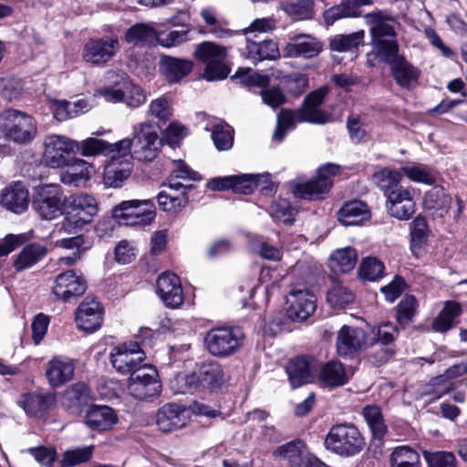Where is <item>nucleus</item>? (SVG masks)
I'll list each match as a JSON object with an SVG mask.
<instances>
[{
    "label": "nucleus",
    "instance_id": "18",
    "mask_svg": "<svg viewBox=\"0 0 467 467\" xmlns=\"http://www.w3.org/2000/svg\"><path fill=\"white\" fill-rule=\"evenodd\" d=\"M328 90L327 86H322L305 98L302 106L299 108V113L303 119H306L313 124H325L331 120L332 115L319 108Z\"/></svg>",
    "mask_w": 467,
    "mask_h": 467
},
{
    "label": "nucleus",
    "instance_id": "52",
    "mask_svg": "<svg viewBox=\"0 0 467 467\" xmlns=\"http://www.w3.org/2000/svg\"><path fill=\"white\" fill-rule=\"evenodd\" d=\"M467 373V360L462 361L450 367L443 375H440L432 379L433 386L444 384L442 390L439 391L440 395L449 393L452 389V383L448 382V379L456 378Z\"/></svg>",
    "mask_w": 467,
    "mask_h": 467
},
{
    "label": "nucleus",
    "instance_id": "19",
    "mask_svg": "<svg viewBox=\"0 0 467 467\" xmlns=\"http://www.w3.org/2000/svg\"><path fill=\"white\" fill-rule=\"evenodd\" d=\"M157 294L167 307L177 308L183 303L180 278L173 273L164 272L157 279Z\"/></svg>",
    "mask_w": 467,
    "mask_h": 467
},
{
    "label": "nucleus",
    "instance_id": "8",
    "mask_svg": "<svg viewBox=\"0 0 467 467\" xmlns=\"http://www.w3.org/2000/svg\"><path fill=\"white\" fill-rule=\"evenodd\" d=\"M113 216L125 225H149L155 218L154 204L150 200L123 201L113 209Z\"/></svg>",
    "mask_w": 467,
    "mask_h": 467
},
{
    "label": "nucleus",
    "instance_id": "26",
    "mask_svg": "<svg viewBox=\"0 0 467 467\" xmlns=\"http://www.w3.org/2000/svg\"><path fill=\"white\" fill-rule=\"evenodd\" d=\"M184 408L174 403L163 405L156 415V424L162 432L181 429L186 424Z\"/></svg>",
    "mask_w": 467,
    "mask_h": 467
},
{
    "label": "nucleus",
    "instance_id": "46",
    "mask_svg": "<svg viewBox=\"0 0 467 467\" xmlns=\"http://www.w3.org/2000/svg\"><path fill=\"white\" fill-rule=\"evenodd\" d=\"M402 179V174L396 170L383 168L375 172L372 176L373 182L384 192L385 196L390 192L399 189V183Z\"/></svg>",
    "mask_w": 467,
    "mask_h": 467
},
{
    "label": "nucleus",
    "instance_id": "23",
    "mask_svg": "<svg viewBox=\"0 0 467 467\" xmlns=\"http://www.w3.org/2000/svg\"><path fill=\"white\" fill-rule=\"evenodd\" d=\"M127 155L112 154L110 161L106 165L103 174V182L106 187L119 188L130 176L131 163Z\"/></svg>",
    "mask_w": 467,
    "mask_h": 467
},
{
    "label": "nucleus",
    "instance_id": "16",
    "mask_svg": "<svg viewBox=\"0 0 467 467\" xmlns=\"http://www.w3.org/2000/svg\"><path fill=\"white\" fill-rule=\"evenodd\" d=\"M287 316L293 321H303L316 309V297L304 287L292 286L287 298Z\"/></svg>",
    "mask_w": 467,
    "mask_h": 467
},
{
    "label": "nucleus",
    "instance_id": "37",
    "mask_svg": "<svg viewBox=\"0 0 467 467\" xmlns=\"http://www.w3.org/2000/svg\"><path fill=\"white\" fill-rule=\"evenodd\" d=\"M368 205L358 200L347 202L338 211V221L344 225H358L368 220Z\"/></svg>",
    "mask_w": 467,
    "mask_h": 467
},
{
    "label": "nucleus",
    "instance_id": "29",
    "mask_svg": "<svg viewBox=\"0 0 467 467\" xmlns=\"http://www.w3.org/2000/svg\"><path fill=\"white\" fill-rule=\"evenodd\" d=\"M174 168L172 169L171 175L169 176L167 182L163 183L164 187H168L171 191L178 192L182 191L188 192L193 186L192 183H183L180 180L183 181H200L202 177L200 174L192 171L183 161L176 160L173 161Z\"/></svg>",
    "mask_w": 467,
    "mask_h": 467
},
{
    "label": "nucleus",
    "instance_id": "2",
    "mask_svg": "<svg viewBox=\"0 0 467 467\" xmlns=\"http://www.w3.org/2000/svg\"><path fill=\"white\" fill-rule=\"evenodd\" d=\"M161 140L158 128L150 122H142L133 127L132 139H123L116 143H109L103 140L88 138L79 143V150L86 157L112 154L127 155L133 149V155L140 161H150L157 155Z\"/></svg>",
    "mask_w": 467,
    "mask_h": 467
},
{
    "label": "nucleus",
    "instance_id": "48",
    "mask_svg": "<svg viewBox=\"0 0 467 467\" xmlns=\"http://www.w3.org/2000/svg\"><path fill=\"white\" fill-rule=\"evenodd\" d=\"M179 192H180L176 194L177 192L172 193L161 191L157 196L160 207L165 212L171 213H176L183 209L187 205L189 199L187 192L182 191Z\"/></svg>",
    "mask_w": 467,
    "mask_h": 467
},
{
    "label": "nucleus",
    "instance_id": "62",
    "mask_svg": "<svg viewBox=\"0 0 467 467\" xmlns=\"http://www.w3.org/2000/svg\"><path fill=\"white\" fill-rule=\"evenodd\" d=\"M148 113L150 117L166 121L171 117L172 109L169 100L164 97H161L150 102Z\"/></svg>",
    "mask_w": 467,
    "mask_h": 467
},
{
    "label": "nucleus",
    "instance_id": "43",
    "mask_svg": "<svg viewBox=\"0 0 467 467\" xmlns=\"http://www.w3.org/2000/svg\"><path fill=\"white\" fill-rule=\"evenodd\" d=\"M157 38L156 30L147 24H136L130 27L125 34V40L133 46L143 47L152 43Z\"/></svg>",
    "mask_w": 467,
    "mask_h": 467
},
{
    "label": "nucleus",
    "instance_id": "55",
    "mask_svg": "<svg viewBox=\"0 0 467 467\" xmlns=\"http://www.w3.org/2000/svg\"><path fill=\"white\" fill-rule=\"evenodd\" d=\"M401 171L410 181L425 184H434L436 182V176L427 167L422 164H415L412 166H404Z\"/></svg>",
    "mask_w": 467,
    "mask_h": 467
},
{
    "label": "nucleus",
    "instance_id": "32",
    "mask_svg": "<svg viewBox=\"0 0 467 467\" xmlns=\"http://www.w3.org/2000/svg\"><path fill=\"white\" fill-rule=\"evenodd\" d=\"M90 400V389L88 385L77 382L65 390L62 405L70 413L78 414L84 406L88 404Z\"/></svg>",
    "mask_w": 467,
    "mask_h": 467
},
{
    "label": "nucleus",
    "instance_id": "40",
    "mask_svg": "<svg viewBox=\"0 0 467 467\" xmlns=\"http://www.w3.org/2000/svg\"><path fill=\"white\" fill-rule=\"evenodd\" d=\"M428 234L426 219L420 215L417 216L410 225V250L417 258L423 254V244L427 241Z\"/></svg>",
    "mask_w": 467,
    "mask_h": 467
},
{
    "label": "nucleus",
    "instance_id": "21",
    "mask_svg": "<svg viewBox=\"0 0 467 467\" xmlns=\"http://www.w3.org/2000/svg\"><path fill=\"white\" fill-rule=\"evenodd\" d=\"M386 208L390 216L399 220H408L415 213V202L412 192L408 188L400 187L388 193Z\"/></svg>",
    "mask_w": 467,
    "mask_h": 467
},
{
    "label": "nucleus",
    "instance_id": "17",
    "mask_svg": "<svg viewBox=\"0 0 467 467\" xmlns=\"http://www.w3.org/2000/svg\"><path fill=\"white\" fill-rule=\"evenodd\" d=\"M97 212V202L93 196L88 194L76 195L68 206L66 221L75 227H82L91 222Z\"/></svg>",
    "mask_w": 467,
    "mask_h": 467
},
{
    "label": "nucleus",
    "instance_id": "57",
    "mask_svg": "<svg viewBox=\"0 0 467 467\" xmlns=\"http://www.w3.org/2000/svg\"><path fill=\"white\" fill-rule=\"evenodd\" d=\"M275 453L283 456L290 467H296L306 452L303 451V443L300 441H294L278 447Z\"/></svg>",
    "mask_w": 467,
    "mask_h": 467
},
{
    "label": "nucleus",
    "instance_id": "35",
    "mask_svg": "<svg viewBox=\"0 0 467 467\" xmlns=\"http://www.w3.org/2000/svg\"><path fill=\"white\" fill-rule=\"evenodd\" d=\"M86 424L93 430L105 431L109 429L117 420L114 410L109 406L95 405L86 413Z\"/></svg>",
    "mask_w": 467,
    "mask_h": 467
},
{
    "label": "nucleus",
    "instance_id": "51",
    "mask_svg": "<svg viewBox=\"0 0 467 467\" xmlns=\"http://www.w3.org/2000/svg\"><path fill=\"white\" fill-rule=\"evenodd\" d=\"M360 11L352 6L349 2H342L326 10L323 14L324 20L327 26L333 25L336 21L345 17H358Z\"/></svg>",
    "mask_w": 467,
    "mask_h": 467
},
{
    "label": "nucleus",
    "instance_id": "63",
    "mask_svg": "<svg viewBox=\"0 0 467 467\" xmlns=\"http://www.w3.org/2000/svg\"><path fill=\"white\" fill-rule=\"evenodd\" d=\"M252 249L261 257L277 261L281 258V252L276 247L268 244L262 237H255L251 241Z\"/></svg>",
    "mask_w": 467,
    "mask_h": 467
},
{
    "label": "nucleus",
    "instance_id": "33",
    "mask_svg": "<svg viewBox=\"0 0 467 467\" xmlns=\"http://www.w3.org/2000/svg\"><path fill=\"white\" fill-rule=\"evenodd\" d=\"M1 204L14 213H24L29 204L27 190L21 182L5 188L1 195Z\"/></svg>",
    "mask_w": 467,
    "mask_h": 467
},
{
    "label": "nucleus",
    "instance_id": "31",
    "mask_svg": "<svg viewBox=\"0 0 467 467\" xmlns=\"http://www.w3.org/2000/svg\"><path fill=\"white\" fill-rule=\"evenodd\" d=\"M66 169L60 172V180L64 184L79 187L89 180L93 167L81 159L71 160Z\"/></svg>",
    "mask_w": 467,
    "mask_h": 467
},
{
    "label": "nucleus",
    "instance_id": "47",
    "mask_svg": "<svg viewBox=\"0 0 467 467\" xmlns=\"http://www.w3.org/2000/svg\"><path fill=\"white\" fill-rule=\"evenodd\" d=\"M462 312L459 303L447 301L433 322V329L437 332H446L452 327V322Z\"/></svg>",
    "mask_w": 467,
    "mask_h": 467
},
{
    "label": "nucleus",
    "instance_id": "54",
    "mask_svg": "<svg viewBox=\"0 0 467 467\" xmlns=\"http://www.w3.org/2000/svg\"><path fill=\"white\" fill-rule=\"evenodd\" d=\"M234 131L227 124H216L213 128L212 139L217 150H227L234 143Z\"/></svg>",
    "mask_w": 467,
    "mask_h": 467
},
{
    "label": "nucleus",
    "instance_id": "28",
    "mask_svg": "<svg viewBox=\"0 0 467 467\" xmlns=\"http://www.w3.org/2000/svg\"><path fill=\"white\" fill-rule=\"evenodd\" d=\"M160 71L169 83H178L192 70L193 64L189 59L161 56Z\"/></svg>",
    "mask_w": 467,
    "mask_h": 467
},
{
    "label": "nucleus",
    "instance_id": "59",
    "mask_svg": "<svg viewBox=\"0 0 467 467\" xmlns=\"http://www.w3.org/2000/svg\"><path fill=\"white\" fill-rule=\"evenodd\" d=\"M270 213L275 220L281 221L284 223H292L296 209L291 206L287 200L279 199L271 204Z\"/></svg>",
    "mask_w": 467,
    "mask_h": 467
},
{
    "label": "nucleus",
    "instance_id": "24",
    "mask_svg": "<svg viewBox=\"0 0 467 467\" xmlns=\"http://www.w3.org/2000/svg\"><path fill=\"white\" fill-rule=\"evenodd\" d=\"M78 327L88 333L99 329L102 323V308L94 298L86 297L76 310Z\"/></svg>",
    "mask_w": 467,
    "mask_h": 467
},
{
    "label": "nucleus",
    "instance_id": "36",
    "mask_svg": "<svg viewBox=\"0 0 467 467\" xmlns=\"http://www.w3.org/2000/svg\"><path fill=\"white\" fill-rule=\"evenodd\" d=\"M318 379L327 387L337 388L348 382V376L339 361H328L321 367Z\"/></svg>",
    "mask_w": 467,
    "mask_h": 467
},
{
    "label": "nucleus",
    "instance_id": "58",
    "mask_svg": "<svg viewBox=\"0 0 467 467\" xmlns=\"http://www.w3.org/2000/svg\"><path fill=\"white\" fill-rule=\"evenodd\" d=\"M92 446L67 450L63 454L61 466L73 467L78 464L84 463L89 461V459L92 457Z\"/></svg>",
    "mask_w": 467,
    "mask_h": 467
},
{
    "label": "nucleus",
    "instance_id": "12",
    "mask_svg": "<svg viewBox=\"0 0 467 467\" xmlns=\"http://www.w3.org/2000/svg\"><path fill=\"white\" fill-rule=\"evenodd\" d=\"M340 167L334 163H327L317 170V177L302 183H296L293 192L301 199L314 200L327 193L331 185V177L339 172Z\"/></svg>",
    "mask_w": 467,
    "mask_h": 467
},
{
    "label": "nucleus",
    "instance_id": "50",
    "mask_svg": "<svg viewBox=\"0 0 467 467\" xmlns=\"http://www.w3.org/2000/svg\"><path fill=\"white\" fill-rule=\"evenodd\" d=\"M391 467H419L420 456L409 446L397 447L391 453Z\"/></svg>",
    "mask_w": 467,
    "mask_h": 467
},
{
    "label": "nucleus",
    "instance_id": "30",
    "mask_svg": "<svg viewBox=\"0 0 467 467\" xmlns=\"http://www.w3.org/2000/svg\"><path fill=\"white\" fill-rule=\"evenodd\" d=\"M314 359L309 357H298L286 366V373L292 388L307 384L313 379Z\"/></svg>",
    "mask_w": 467,
    "mask_h": 467
},
{
    "label": "nucleus",
    "instance_id": "11",
    "mask_svg": "<svg viewBox=\"0 0 467 467\" xmlns=\"http://www.w3.org/2000/svg\"><path fill=\"white\" fill-rule=\"evenodd\" d=\"M128 389L133 397L141 400L159 396L161 384L158 379L156 368L143 364L130 376Z\"/></svg>",
    "mask_w": 467,
    "mask_h": 467
},
{
    "label": "nucleus",
    "instance_id": "60",
    "mask_svg": "<svg viewBox=\"0 0 467 467\" xmlns=\"http://www.w3.org/2000/svg\"><path fill=\"white\" fill-rule=\"evenodd\" d=\"M234 181L232 182L231 190L234 193L248 195L257 187V176L254 174L232 175Z\"/></svg>",
    "mask_w": 467,
    "mask_h": 467
},
{
    "label": "nucleus",
    "instance_id": "53",
    "mask_svg": "<svg viewBox=\"0 0 467 467\" xmlns=\"http://www.w3.org/2000/svg\"><path fill=\"white\" fill-rule=\"evenodd\" d=\"M234 78L245 87H266L270 82L267 75H262L252 68H239Z\"/></svg>",
    "mask_w": 467,
    "mask_h": 467
},
{
    "label": "nucleus",
    "instance_id": "13",
    "mask_svg": "<svg viewBox=\"0 0 467 467\" xmlns=\"http://www.w3.org/2000/svg\"><path fill=\"white\" fill-rule=\"evenodd\" d=\"M145 358V352L138 342L119 345L112 348L109 355L113 368L123 375L134 373L142 367Z\"/></svg>",
    "mask_w": 467,
    "mask_h": 467
},
{
    "label": "nucleus",
    "instance_id": "64",
    "mask_svg": "<svg viewBox=\"0 0 467 467\" xmlns=\"http://www.w3.org/2000/svg\"><path fill=\"white\" fill-rule=\"evenodd\" d=\"M425 457L430 467H456V459L452 452L438 451L431 454L425 452Z\"/></svg>",
    "mask_w": 467,
    "mask_h": 467
},
{
    "label": "nucleus",
    "instance_id": "41",
    "mask_svg": "<svg viewBox=\"0 0 467 467\" xmlns=\"http://www.w3.org/2000/svg\"><path fill=\"white\" fill-rule=\"evenodd\" d=\"M365 36L363 30L348 35H337L329 41V47L332 52H357Z\"/></svg>",
    "mask_w": 467,
    "mask_h": 467
},
{
    "label": "nucleus",
    "instance_id": "20",
    "mask_svg": "<svg viewBox=\"0 0 467 467\" xmlns=\"http://www.w3.org/2000/svg\"><path fill=\"white\" fill-rule=\"evenodd\" d=\"M366 344V333L359 327L343 326L337 337V350L341 357H354Z\"/></svg>",
    "mask_w": 467,
    "mask_h": 467
},
{
    "label": "nucleus",
    "instance_id": "44",
    "mask_svg": "<svg viewBox=\"0 0 467 467\" xmlns=\"http://www.w3.org/2000/svg\"><path fill=\"white\" fill-rule=\"evenodd\" d=\"M357 260V251L348 246L336 250L330 255V266L334 271L348 273L355 267Z\"/></svg>",
    "mask_w": 467,
    "mask_h": 467
},
{
    "label": "nucleus",
    "instance_id": "7",
    "mask_svg": "<svg viewBox=\"0 0 467 467\" xmlns=\"http://www.w3.org/2000/svg\"><path fill=\"white\" fill-rule=\"evenodd\" d=\"M0 130L17 143L30 141L36 133L33 118L13 109H6L0 115Z\"/></svg>",
    "mask_w": 467,
    "mask_h": 467
},
{
    "label": "nucleus",
    "instance_id": "56",
    "mask_svg": "<svg viewBox=\"0 0 467 467\" xmlns=\"http://www.w3.org/2000/svg\"><path fill=\"white\" fill-rule=\"evenodd\" d=\"M384 269L383 263L378 258L367 257L360 264L359 275L365 280L376 281L382 277Z\"/></svg>",
    "mask_w": 467,
    "mask_h": 467
},
{
    "label": "nucleus",
    "instance_id": "10",
    "mask_svg": "<svg viewBox=\"0 0 467 467\" xmlns=\"http://www.w3.org/2000/svg\"><path fill=\"white\" fill-rule=\"evenodd\" d=\"M44 161L50 168H62L69 164L73 155L79 151V142L62 135L46 138Z\"/></svg>",
    "mask_w": 467,
    "mask_h": 467
},
{
    "label": "nucleus",
    "instance_id": "14",
    "mask_svg": "<svg viewBox=\"0 0 467 467\" xmlns=\"http://www.w3.org/2000/svg\"><path fill=\"white\" fill-rule=\"evenodd\" d=\"M119 49V41L116 36L90 38L84 46L82 57L86 62L94 66H104Z\"/></svg>",
    "mask_w": 467,
    "mask_h": 467
},
{
    "label": "nucleus",
    "instance_id": "22",
    "mask_svg": "<svg viewBox=\"0 0 467 467\" xmlns=\"http://www.w3.org/2000/svg\"><path fill=\"white\" fill-rule=\"evenodd\" d=\"M322 49L323 45L318 39L308 35H298L285 45L283 52L285 57L310 59Z\"/></svg>",
    "mask_w": 467,
    "mask_h": 467
},
{
    "label": "nucleus",
    "instance_id": "39",
    "mask_svg": "<svg viewBox=\"0 0 467 467\" xmlns=\"http://www.w3.org/2000/svg\"><path fill=\"white\" fill-rule=\"evenodd\" d=\"M280 8L294 20L311 19L315 15L314 0L282 1Z\"/></svg>",
    "mask_w": 467,
    "mask_h": 467
},
{
    "label": "nucleus",
    "instance_id": "1",
    "mask_svg": "<svg viewBox=\"0 0 467 467\" xmlns=\"http://www.w3.org/2000/svg\"><path fill=\"white\" fill-rule=\"evenodd\" d=\"M364 18L369 26L376 57L390 66L392 77L399 86L410 88L418 80L420 70L399 54L395 18L383 10L368 13Z\"/></svg>",
    "mask_w": 467,
    "mask_h": 467
},
{
    "label": "nucleus",
    "instance_id": "27",
    "mask_svg": "<svg viewBox=\"0 0 467 467\" xmlns=\"http://www.w3.org/2000/svg\"><path fill=\"white\" fill-rule=\"evenodd\" d=\"M47 253L48 249L45 244L40 243L27 244L14 256L13 266L16 272L33 268L46 258Z\"/></svg>",
    "mask_w": 467,
    "mask_h": 467
},
{
    "label": "nucleus",
    "instance_id": "5",
    "mask_svg": "<svg viewBox=\"0 0 467 467\" xmlns=\"http://www.w3.org/2000/svg\"><path fill=\"white\" fill-rule=\"evenodd\" d=\"M195 57L205 65L203 78L208 81L227 78L230 68L225 64L226 49L213 42L204 41L197 45Z\"/></svg>",
    "mask_w": 467,
    "mask_h": 467
},
{
    "label": "nucleus",
    "instance_id": "3",
    "mask_svg": "<svg viewBox=\"0 0 467 467\" xmlns=\"http://www.w3.org/2000/svg\"><path fill=\"white\" fill-rule=\"evenodd\" d=\"M324 444L331 452L348 458L363 450L365 440L354 424L340 423L330 428Z\"/></svg>",
    "mask_w": 467,
    "mask_h": 467
},
{
    "label": "nucleus",
    "instance_id": "9",
    "mask_svg": "<svg viewBox=\"0 0 467 467\" xmlns=\"http://www.w3.org/2000/svg\"><path fill=\"white\" fill-rule=\"evenodd\" d=\"M185 391L194 392L201 389H216L225 381L222 366L215 362L198 365L196 369L183 378Z\"/></svg>",
    "mask_w": 467,
    "mask_h": 467
},
{
    "label": "nucleus",
    "instance_id": "6",
    "mask_svg": "<svg viewBox=\"0 0 467 467\" xmlns=\"http://www.w3.org/2000/svg\"><path fill=\"white\" fill-rule=\"evenodd\" d=\"M243 340V332L237 327H229L212 328L204 337V344L209 353L220 358L235 353Z\"/></svg>",
    "mask_w": 467,
    "mask_h": 467
},
{
    "label": "nucleus",
    "instance_id": "25",
    "mask_svg": "<svg viewBox=\"0 0 467 467\" xmlns=\"http://www.w3.org/2000/svg\"><path fill=\"white\" fill-rule=\"evenodd\" d=\"M75 371L73 360L65 356L52 358L46 367L45 375L53 388H58L72 379Z\"/></svg>",
    "mask_w": 467,
    "mask_h": 467
},
{
    "label": "nucleus",
    "instance_id": "34",
    "mask_svg": "<svg viewBox=\"0 0 467 467\" xmlns=\"http://www.w3.org/2000/svg\"><path fill=\"white\" fill-rule=\"evenodd\" d=\"M247 40V58L254 64L264 60H275L280 57L277 44L273 40L254 41L251 36Z\"/></svg>",
    "mask_w": 467,
    "mask_h": 467
},
{
    "label": "nucleus",
    "instance_id": "15",
    "mask_svg": "<svg viewBox=\"0 0 467 467\" xmlns=\"http://www.w3.org/2000/svg\"><path fill=\"white\" fill-rule=\"evenodd\" d=\"M87 283L82 274L75 270L65 271L56 276L52 286V296L56 300L65 302L82 296Z\"/></svg>",
    "mask_w": 467,
    "mask_h": 467
},
{
    "label": "nucleus",
    "instance_id": "42",
    "mask_svg": "<svg viewBox=\"0 0 467 467\" xmlns=\"http://www.w3.org/2000/svg\"><path fill=\"white\" fill-rule=\"evenodd\" d=\"M20 403L27 414L39 415L49 410L54 403V397L51 395L27 393L23 395Z\"/></svg>",
    "mask_w": 467,
    "mask_h": 467
},
{
    "label": "nucleus",
    "instance_id": "49",
    "mask_svg": "<svg viewBox=\"0 0 467 467\" xmlns=\"http://www.w3.org/2000/svg\"><path fill=\"white\" fill-rule=\"evenodd\" d=\"M418 301L413 296L406 295L398 304L396 318L400 327H405L412 322L418 311Z\"/></svg>",
    "mask_w": 467,
    "mask_h": 467
},
{
    "label": "nucleus",
    "instance_id": "45",
    "mask_svg": "<svg viewBox=\"0 0 467 467\" xmlns=\"http://www.w3.org/2000/svg\"><path fill=\"white\" fill-rule=\"evenodd\" d=\"M362 415L371 431L373 438L382 440L387 432V426L379 407L368 405L363 409Z\"/></svg>",
    "mask_w": 467,
    "mask_h": 467
},
{
    "label": "nucleus",
    "instance_id": "61",
    "mask_svg": "<svg viewBox=\"0 0 467 467\" xmlns=\"http://www.w3.org/2000/svg\"><path fill=\"white\" fill-rule=\"evenodd\" d=\"M327 301L334 306H344L353 302L354 295L346 286L337 284L327 292Z\"/></svg>",
    "mask_w": 467,
    "mask_h": 467
},
{
    "label": "nucleus",
    "instance_id": "38",
    "mask_svg": "<svg viewBox=\"0 0 467 467\" xmlns=\"http://www.w3.org/2000/svg\"><path fill=\"white\" fill-rule=\"evenodd\" d=\"M423 204L427 210H431L437 216L442 217L451 207V197L441 186L436 185L426 192Z\"/></svg>",
    "mask_w": 467,
    "mask_h": 467
},
{
    "label": "nucleus",
    "instance_id": "4",
    "mask_svg": "<svg viewBox=\"0 0 467 467\" xmlns=\"http://www.w3.org/2000/svg\"><path fill=\"white\" fill-rule=\"evenodd\" d=\"M66 196L63 188L57 183L41 184L35 189L32 206L44 220H53L63 213Z\"/></svg>",
    "mask_w": 467,
    "mask_h": 467
}]
</instances>
